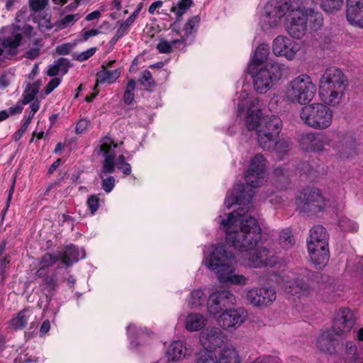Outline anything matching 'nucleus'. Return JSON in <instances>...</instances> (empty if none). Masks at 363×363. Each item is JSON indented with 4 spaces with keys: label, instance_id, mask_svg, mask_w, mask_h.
Masks as SVG:
<instances>
[{
    "label": "nucleus",
    "instance_id": "obj_1",
    "mask_svg": "<svg viewBox=\"0 0 363 363\" xmlns=\"http://www.w3.org/2000/svg\"><path fill=\"white\" fill-rule=\"evenodd\" d=\"M250 207H240L229 213L227 218L219 216V223L225 230L227 243L240 252H252L246 264L252 268L273 267L277 258L266 247H258L261 228L255 218L247 213Z\"/></svg>",
    "mask_w": 363,
    "mask_h": 363
},
{
    "label": "nucleus",
    "instance_id": "obj_2",
    "mask_svg": "<svg viewBox=\"0 0 363 363\" xmlns=\"http://www.w3.org/2000/svg\"><path fill=\"white\" fill-rule=\"evenodd\" d=\"M283 19L286 22L289 35L296 39L305 35L308 21L314 29L320 28L323 22L314 0H269L261 18L262 29L275 28Z\"/></svg>",
    "mask_w": 363,
    "mask_h": 363
},
{
    "label": "nucleus",
    "instance_id": "obj_3",
    "mask_svg": "<svg viewBox=\"0 0 363 363\" xmlns=\"http://www.w3.org/2000/svg\"><path fill=\"white\" fill-rule=\"evenodd\" d=\"M237 100L238 116L245 121L248 130H256L259 145L264 150H274L282 159L290 150V143L277 141L282 125L281 119L274 115L262 116V103L245 90L239 94Z\"/></svg>",
    "mask_w": 363,
    "mask_h": 363
},
{
    "label": "nucleus",
    "instance_id": "obj_4",
    "mask_svg": "<svg viewBox=\"0 0 363 363\" xmlns=\"http://www.w3.org/2000/svg\"><path fill=\"white\" fill-rule=\"evenodd\" d=\"M347 84L344 74L335 67L327 69L319 82V96L323 103L303 106L299 116L307 126L323 130L332 125L333 111L328 106H337L342 101Z\"/></svg>",
    "mask_w": 363,
    "mask_h": 363
},
{
    "label": "nucleus",
    "instance_id": "obj_5",
    "mask_svg": "<svg viewBox=\"0 0 363 363\" xmlns=\"http://www.w3.org/2000/svg\"><path fill=\"white\" fill-rule=\"evenodd\" d=\"M203 264L217 274L218 281L221 284L244 286L247 278L236 273V258L234 253L226 250L223 245H212L204 253Z\"/></svg>",
    "mask_w": 363,
    "mask_h": 363
},
{
    "label": "nucleus",
    "instance_id": "obj_6",
    "mask_svg": "<svg viewBox=\"0 0 363 363\" xmlns=\"http://www.w3.org/2000/svg\"><path fill=\"white\" fill-rule=\"evenodd\" d=\"M284 287L288 294L318 296L325 301H332L336 296H340L337 291L342 290L340 284L334 280H330L327 284H320L318 291H316L308 283H306L303 277H296L294 274L286 276Z\"/></svg>",
    "mask_w": 363,
    "mask_h": 363
},
{
    "label": "nucleus",
    "instance_id": "obj_7",
    "mask_svg": "<svg viewBox=\"0 0 363 363\" xmlns=\"http://www.w3.org/2000/svg\"><path fill=\"white\" fill-rule=\"evenodd\" d=\"M316 86L312 78L301 74L287 82L282 91L283 100L287 103L307 105L315 95Z\"/></svg>",
    "mask_w": 363,
    "mask_h": 363
},
{
    "label": "nucleus",
    "instance_id": "obj_8",
    "mask_svg": "<svg viewBox=\"0 0 363 363\" xmlns=\"http://www.w3.org/2000/svg\"><path fill=\"white\" fill-rule=\"evenodd\" d=\"M246 185L240 184L232 191H229L224 204L230 208L233 204L249 206L254 194L255 189L262 186L266 181V174L247 169L245 175Z\"/></svg>",
    "mask_w": 363,
    "mask_h": 363
},
{
    "label": "nucleus",
    "instance_id": "obj_9",
    "mask_svg": "<svg viewBox=\"0 0 363 363\" xmlns=\"http://www.w3.org/2000/svg\"><path fill=\"white\" fill-rule=\"evenodd\" d=\"M123 144L121 142L119 144L110 137H104L100 141V152L104 156L103 162L102 173H113L115 168L118 169L126 175L131 174L132 169L130 164L125 161V157L121 154L119 146Z\"/></svg>",
    "mask_w": 363,
    "mask_h": 363
},
{
    "label": "nucleus",
    "instance_id": "obj_10",
    "mask_svg": "<svg viewBox=\"0 0 363 363\" xmlns=\"http://www.w3.org/2000/svg\"><path fill=\"white\" fill-rule=\"evenodd\" d=\"M328 239L327 230L320 225H314L309 230L307 247L311 259L315 265L324 266L328 262Z\"/></svg>",
    "mask_w": 363,
    "mask_h": 363
},
{
    "label": "nucleus",
    "instance_id": "obj_11",
    "mask_svg": "<svg viewBox=\"0 0 363 363\" xmlns=\"http://www.w3.org/2000/svg\"><path fill=\"white\" fill-rule=\"evenodd\" d=\"M248 72L252 77L255 89L259 94L267 93L282 74L281 66L277 62L267 63L262 67L249 64Z\"/></svg>",
    "mask_w": 363,
    "mask_h": 363
},
{
    "label": "nucleus",
    "instance_id": "obj_12",
    "mask_svg": "<svg viewBox=\"0 0 363 363\" xmlns=\"http://www.w3.org/2000/svg\"><path fill=\"white\" fill-rule=\"evenodd\" d=\"M22 40V32L19 26L10 25L1 29L0 42V64L18 54V48Z\"/></svg>",
    "mask_w": 363,
    "mask_h": 363
},
{
    "label": "nucleus",
    "instance_id": "obj_13",
    "mask_svg": "<svg viewBox=\"0 0 363 363\" xmlns=\"http://www.w3.org/2000/svg\"><path fill=\"white\" fill-rule=\"evenodd\" d=\"M239 351L233 345H227L217 353L212 350H201L196 355V363H241Z\"/></svg>",
    "mask_w": 363,
    "mask_h": 363
},
{
    "label": "nucleus",
    "instance_id": "obj_14",
    "mask_svg": "<svg viewBox=\"0 0 363 363\" xmlns=\"http://www.w3.org/2000/svg\"><path fill=\"white\" fill-rule=\"evenodd\" d=\"M296 207L300 212L316 213L326 206V201L320 189L308 188L304 189L296 199Z\"/></svg>",
    "mask_w": 363,
    "mask_h": 363
},
{
    "label": "nucleus",
    "instance_id": "obj_15",
    "mask_svg": "<svg viewBox=\"0 0 363 363\" xmlns=\"http://www.w3.org/2000/svg\"><path fill=\"white\" fill-rule=\"evenodd\" d=\"M235 294L229 289L215 290L209 294L207 301V312L217 316L228 307L236 305Z\"/></svg>",
    "mask_w": 363,
    "mask_h": 363
},
{
    "label": "nucleus",
    "instance_id": "obj_16",
    "mask_svg": "<svg viewBox=\"0 0 363 363\" xmlns=\"http://www.w3.org/2000/svg\"><path fill=\"white\" fill-rule=\"evenodd\" d=\"M247 311L242 308H229L218 315L217 323L220 328L227 332H233L247 319Z\"/></svg>",
    "mask_w": 363,
    "mask_h": 363
},
{
    "label": "nucleus",
    "instance_id": "obj_17",
    "mask_svg": "<svg viewBox=\"0 0 363 363\" xmlns=\"http://www.w3.org/2000/svg\"><path fill=\"white\" fill-rule=\"evenodd\" d=\"M247 301L254 307H266L273 303L277 298L274 289L268 286L252 288L246 290Z\"/></svg>",
    "mask_w": 363,
    "mask_h": 363
},
{
    "label": "nucleus",
    "instance_id": "obj_18",
    "mask_svg": "<svg viewBox=\"0 0 363 363\" xmlns=\"http://www.w3.org/2000/svg\"><path fill=\"white\" fill-rule=\"evenodd\" d=\"M299 50V44L286 35H279L273 40L272 52L276 56L293 60Z\"/></svg>",
    "mask_w": 363,
    "mask_h": 363
},
{
    "label": "nucleus",
    "instance_id": "obj_19",
    "mask_svg": "<svg viewBox=\"0 0 363 363\" xmlns=\"http://www.w3.org/2000/svg\"><path fill=\"white\" fill-rule=\"evenodd\" d=\"M225 335L222 329L218 327H208L199 335V342L203 349L202 350L215 351L224 342Z\"/></svg>",
    "mask_w": 363,
    "mask_h": 363
},
{
    "label": "nucleus",
    "instance_id": "obj_20",
    "mask_svg": "<svg viewBox=\"0 0 363 363\" xmlns=\"http://www.w3.org/2000/svg\"><path fill=\"white\" fill-rule=\"evenodd\" d=\"M356 316L353 311L348 308H341L335 313L333 320V330L337 335H343L351 331L356 324Z\"/></svg>",
    "mask_w": 363,
    "mask_h": 363
},
{
    "label": "nucleus",
    "instance_id": "obj_21",
    "mask_svg": "<svg viewBox=\"0 0 363 363\" xmlns=\"http://www.w3.org/2000/svg\"><path fill=\"white\" fill-rule=\"evenodd\" d=\"M200 22L201 18L199 15H196L187 20L182 30H180L177 21L171 24L170 28L174 32L180 36L179 39L182 45H185L187 44L188 40L193 38L194 34L196 33L200 25Z\"/></svg>",
    "mask_w": 363,
    "mask_h": 363
},
{
    "label": "nucleus",
    "instance_id": "obj_22",
    "mask_svg": "<svg viewBox=\"0 0 363 363\" xmlns=\"http://www.w3.org/2000/svg\"><path fill=\"white\" fill-rule=\"evenodd\" d=\"M346 16L350 24L363 28V0H347Z\"/></svg>",
    "mask_w": 363,
    "mask_h": 363
},
{
    "label": "nucleus",
    "instance_id": "obj_23",
    "mask_svg": "<svg viewBox=\"0 0 363 363\" xmlns=\"http://www.w3.org/2000/svg\"><path fill=\"white\" fill-rule=\"evenodd\" d=\"M193 350L185 342L177 340L172 342L166 352L168 361L176 362L190 356Z\"/></svg>",
    "mask_w": 363,
    "mask_h": 363
},
{
    "label": "nucleus",
    "instance_id": "obj_24",
    "mask_svg": "<svg viewBox=\"0 0 363 363\" xmlns=\"http://www.w3.org/2000/svg\"><path fill=\"white\" fill-rule=\"evenodd\" d=\"M356 145L354 135L350 132H340L338 140L333 145V150L338 155L347 156Z\"/></svg>",
    "mask_w": 363,
    "mask_h": 363
},
{
    "label": "nucleus",
    "instance_id": "obj_25",
    "mask_svg": "<svg viewBox=\"0 0 363 363\" xmlns=\"http://www.w3.org/2000/svg\"><path fill=\"white\" fill-rule=\"evenodd\" d=\"M114 60L104 62L101 65V69L96 74V85L99 84H113L120 77L121 74V69L113 70L108 69L114 63Z\"/></svg>",
    "mask_w": 363,
    "mask_h": 363
},
{
    "label": "nucleus",
    "instance_id": "obj_26",
    "mask_svg": "<svg viewBox=\"0 0 363 363\" xmlns=\"http://www.w3.org/2000/svg\"><path fill=\"white\" fill-rule=\"evenodd\" d=\"M301 146L306 152H320L325 150L324 141L317 133H306L301 136Z\"/></svg>",
    "mask_w": 363,
    "mask_h": 363
},
{
    "label": "nucleus",
    "instance_id": "obj_27",
    "mask_svg": "<svg viewBox=\"0 0 363 363\" xmlns=\"http://www.w3.org/2000/svg\"><path fill=\"white\" fill-rule=\"evenodd\" d=\"M208 319L202 313L190 312L183 320L184 326L189 332H196L203 329L207 324Z\"/></svg>",
    "mask_w": 363,
    "mask_h": 363
},
{
    "label": "nucleus",
    "instance_id": "obj_28",
    "mask_svg": "<svg viewBox=\"0 0 363 363\" xmlns=\"http://www.w3.org/2000/svg\"><path fill=\"white\" fill-rule=\"evenodd\" d=\"M62 262L66 266H71L74 262L83 259L85 257V252L83 249H79L74 245L67 246L63 252L60 253Z\"/></svg>",
    "mask_w": 363,
    "mask_h": 363
},
{
    "label": "nucleus",
    "instance_id": "obj_29",
    "mask_svg": "<svg viewBox=\"0 0 363 363\" xmlns=\"http://www.w3.org/2000/svg\"><path fill=\"white\" fill-rule=\"evenodd\" d=\"M336 343V339L329 330L323 332L316 340L317 347L321 352L328 354H333L335 352Z\"/></svg>",
    "mask_w": 363,
    "mask_h": 363
},
{
    "label": "nucleus",
    "instance_id": "obj_30",
    "mask_svg": "<svg viewBox=\"0 0 363 363\" xmlns=\"http://www.w3.org/2000/svg\"><path fill=\"white\" fill-rule=\"evenodd\" d=\"M186 301L189 308H199L207 305V295L203 289H196L191 291Z\"/></svg>",
    "mask_w": 363,
    "mask_h": 363
},
{
    "label": "nucleus",
    "instance_id": "obj_31",
    "mask_svg": "<svg viewBox=\"0 0 363 363\" xmlns=\"http://www.w3.org/2000/svg\"><path fill=\"white\" fill-rule=\"evenodd\" d=\"M32 314V311L29 308L21 310L10 320V326L14 330L24 328L28 324Z\"/></svg>",
    "mask_w": 363,
    "mask_h": 363
},
{
    "label": "nucleus",
    "instance_id": "obj_32",
    "mask_svg": "<svg viewBox=\"0 0 363 363\" xmlns=\"http://www.w3.org/2000/svg\"><path fill=\"white\" fill-rule=\"evenodd\" d=\"M346 363H356L359 359L358 346L352 341H347L342 353Z\"/></svg>",
    "mask_w": 363,
    "mask_h": 363
},
{
    "label": "nucleus",
    "instance_id": "obj_33",
    "mask_svg": "<svg viewBox=\"0 0 363 363\" xmlns=\"http://www.w3.org/2000/svg\"><path fill=\"white\" fill-rule=\"evenodd\" d=\"M269 47L266 44H260L256 49L254 56L251 59L249 64H255V65L262 67L265 65L264 63L269 55Z\"/></svg>",
    "mask_w": 363,
    "mask_h": 363
},
{
    "label": "nucleus",
    "instance_id": "obj_34",
    "mask_svg": "<svg viewBox=\"0 0 363 363\" xmlns=\"http://www.w3.org/2000/svg\"><path fill=\"white\" fill-rule=\"evenodd\" d=\"M251 171H256L261 173H265L267 171V160L261 154H256L251 157L248 169Z\"/></svg>",
    "mask_w": 363,
    "mask_h": 363
},
{
    "label": "nucleus",
    "instance_id": "obj_35",
    "mask_svg": "<svg viewBox=\"0 0 363 363\" xmlns=\"http://www.w3.org/2000/svg\"><path fill=\"white\" fill-rule=\"evenodd\" d=\"M192 4V0H179L176 4L172 6L170 11L175 13L177 23L182 20V16L186 13L187 10Z\"/></svg>",
    "mask_w": 363,
    "mask_h": 363
},
{
    "label": "nucleus",
    "instance_id": "obj_36",
    "mask_svg": "<svg viewBox=\"0 0 363 363\" xmlns=\"http://www.w3.org/2000/svg\"><path fill=\"white\" fill-rule=\"evenodd\" d=\"M59 259H60V253L57 255L45 254L42 257L40 268L37 271V275L38 277L44 276L46 274L45 269L53 265Z\"/></svg>",
    "mask_w": 363,
    "mask_h": 363
},
{
    "label": "nucleus",
    "instance_id": "obj_37",
    "mask_svg": "<svg viewBox=\"0 0 363 363\" xmlns=\"http://www.w3.org/2000/svg\"><path fill=\"white\" fill-rule=\"evenodd\" d=\"M68 62L64 58H60L55 61L48 69L47 74L50 77L56 76L59 74H65L67 72Z\"/></svg>",
    "mask_w": 363,
    "mask_h": 363
},
{
    "label": "nucleus",
    "instance_id": "obj_38",
    "mask_svg": "<svg viewBox=\"0 0 363 363\" xmlns=\"http://www.w3.org/2000/svg\"><path fill=\"white\" fill-rule=\"evenodd\" d=\"M81 16L79 13L68 14L56 22V26L58 30L65 29L74 24Z\"/></svg>",
    "mask_w": 363,
    "mask_h": 363
},
{
    "label": "nucleus",
    "instance_id": "obj_39",
    "mask_svg": "<svg viewBox=\"0 0 363 363\" xmlns=\"http://www.w3.org/2000/svg\"><path fill=\"white\" fill-rule=\"evenodd\" d=\"M338 225L342 231L354 233L358 230V224L350 218L342 216L339 218Z\"/></svg>",
    "mask_w": 363,
    "mask_h": 363
},
{
    "label": "nucleus",
    "instance_id": "obj_40",
    "mask_svg": "<svg viewBox=\"0 0 363 363\" xmlns=\"http://www.w3.org/2000/svg\"><path fill=\"white\" fill-rule=\"evenodd\" d=\"M136 86V82L133 79H130L125 87L123 94V101L125 104H131L135 99V90Z\"/></svg>",
    "mask_w": 363,
    "mask_h": 363
},
{
    "label": "nucleus",
    "instance_id": "obj_41",
    "mask_svg": "<svg viewBox=\"0 0 363 363\" xmlns=\"http://www.w3.org/2000/svg\"><path fill=\"white\" fill-rule=\"evenodd\" d=\"M180 39H177L169 42L166 40H161L157 45V48L160 53H170L172 51L173 48H177L178 45H180Z\"/></svg>",
    "mask_w": 363,
    "mask_h": 363
},
{
    "label": "nucleus",
    "instance_id": "obj_42",
    "mask_svg": "<svg viewBox=\"0 0 363 363\" xmlns=\"http://www.w3.org/2000/svg\"><path fill=\"white\" fill-rule=\"evenodd\" d=\"M127 334L130 340V347L132 349H136V344H135V339H143V334L141 329H137L135 325L130 324L127 326Z\"/></svg>",
    "mask_w": 363,
    "mask_h": 363
},
{
    "label": "nucleus",
    "instance_id": "obj_43",
    "mask_svg": "<svg viewBox=\"0 0 363 363\" xmlns=\"http://www.w3.org/2000/svg\"><path fill=\"white\" fill-rule=\"evenodd\" d=\"M342 4V0H322L321 7L327 13H333L338 11Z\"/></svg>",
    "mask_w": 363,
    "mask_h": 363
},
{
    "label": "nucleus",
    "instance_id": "obj_44",
    "mask_svg": "<svg viewBox=\"0 0 363 363\" xmlns=\"http://www.w3.org/2000/svg\"><path fill=\"white\" fill-rule=\"evenodd\" d=\"M279 245L285 250L290 249L294 245V241L289 231H282L279 238Z\"/></svg>",
    "mask_w": 363,
    "mask_h": 363
},
{
    "label": "nucleus",
    "instance_id": "obj_45",
    "mask_svg": "<svg viewBox=\"0 0 363 363\" xmlns=\"http://www.w3.org/2000/svg\"><path fill=\"white\" fill-rule=\"evenodd\" d=\"M134 21L135 20L130 16L124 21H118V24L119 25V27L116 31L114 38L118 40L125 35L129 27L134 23Z\"/></svg>",
    "mask_w": 363,
    "mask_h": 363
},
{
    "label": "nucleus",
    "instance_id": "obj_46",
    "mask_svg": "<svg viewBox=\"0 0 363 363\" xmlns=\"http://www.w3.org/2000/svg\"><path fill=\"white\" fill-rule=\"evenodd\" d=\"M106 174L107 173H102V169H101L99 176L102 180V182H101L102 189L106 193H110L113 190V189L115 186V179L112 176L104 178V174Z\"/></svg>",
    "mask_w": 363,
    "mask_h": 363
},
{
    "label": "nucleus",
    "instance_id": "obj_47",
    "mask_svg": "<svg viewBox=\"0 0 363 363\" xmlns=\"http://www.w3.org/2000/svg\"><path fill=\"white\" fill-rule=\"evenodd\" d=\"M82 0H53L56 4H67L65 7L66 12H70L74 11L79 5Z\"/></svg>",
    "mask_w": 363,
    "mask_h": 363
},
{
    "label": "nucleus",
    "instance_id": "obj_48",
    "mask_svg": "<svg viewBox=\"0 0 363 363\" xmlns=\"http://www.w3.org/2000/svg\"><path fill=\"white\" fill-rule=\"evenodd\" d=\"M252 363H281V361L277 356L262 355L257 357Z\"/></svg>",
    "mask_w": 363,
    "mask_h": 363
},
{
    "label": "nucleus",
    "instance_id": "obj_49",
    "mask_svg": "<svg viewBox=\"0 0 363 363\" xmlns=\"http://www.w3.org/2000/svg\"><path fill=\"white\" fill-rule=\"evenodd\" d=\"M99 33V30L95 28L84 31L79 35L78 41L80 43L86 42L89 38L96 36Z\"/></svg>",
    "mask_w": 363,
    "mask_h": 363
},
{
    "label": "nucleus",
    "instance_id": "obj_50",
    "mask_svg": "<svg viewBox=\"0 0 363 363\" xmlns=\"http://www.w3.org/2000/svg\"><path fill=\"white\" fill-rule=\"evenodd\" d=\"M49 0H29L30 9L34 11H40L45 9Z\"/></svg>",
    "mask_w": 363,
    "mask_h": 363
},
{
    "label": "nucleus",
    "instance_id": "obj_51",
    "mask_svg": "<svg viewBox=\"0 0 363 363\" xmlns=\"http://www.w3.org/2000/svg\"><path fill=\"white\" fill-rule=\"evenodd\" d=\"M142 85L150 87L154 85L152 74L148 70H144L141 74L140 79Z\"/></svg>",
    "mask_w": 363,
    "mask_h": 363
},
{
    "label": "nucleus",
    "instance_id": "obj_52",
    "mask_svg": "<svg viewBox=\"0 0 363 363\" xmlns=\"http://www.w3.org/2000/svg\"><path fill=\"white\" fill-rule=\"evenodd\" d=\"M87 205L91 214H94L99 206V199L97 196L94 195L89 196L87 200Z\"/></svg>",
    "mask_w": 363,
    "mask_h": 363
},
{
    "label": "nucleus",
    "instance_id": "obj_53",
    "mask_svg": "<svg viewBox=\"0 0 363 363\" xmlns=\"http://www.w3.org/2000/svg\"><path fill=\"white\" fill-rule=\"evenodd\" d=\"M89 121L87 119H80L76 125L75 132L78 134L84 133L88 128Z\"/></svg>",
    "mask_w": 363,
    "mask_h": 363
},
{
    "label": "nucleus",
    "instance_id": "obj_54",
    "mask_svg": "<svg viewBox=\"0 0 363 363\" xmlns=\"http://www.w3.org/2000/svg\"><path fill=\"white\" fill-rule=\"evenodd\" d=\"M95 52H96V48H89L87 50L84 51V52L79 53L77 55V59L79 61H81V62L86 60L89 57H91Z\"/></svg>",
    "mask_w": 363,
    "mask_h": 363
},
{
    "label": "nucleus",
    "instance_id": "obj_55",
    "mask_svg": "<svg viewBox=\"0 0 363 363\" xmlns=\"http://www.w3.org/2000/svg\"><path fill=\"white\" fill-rule=\"evenodd\" d=\"M60 84V79L59 78H53L50 81L48 85L45 86V93L49 94Z\"/></svg>",
    "mask_w": 363,
    "mask_h": 363
},
{
    "label": "nucleus",
    "instance_id": "obj_56",
    "mask_svg": "<svg viewBox=\"0 0 363 363\" xmlns=\"http://www.w3.org/2000/svg\"><path fill=\"white\" fill-rule=\"evenodd\" d=\"M35 94L36 92L35 89L26 91L23 94V100L22 104H27L35 101L34 99Z\"/></svg>",
    "mask_w": 363,
    "mask_h": 363
},
{
    "label": "nucleus",
    "instance_id": "obj_57",
    "mask_svg": "<svg viewBox=\"0 0 363 363\" xmlns=\"http://www.w3.org/2000/svg\"><path fill=\"white\" fill-rule=\"evenodd\" d=\"M28 127V123H24L20 129H18L13 135V138L15 141L19 140L26 130H27Z\"/></svg>",
    "mask_w": 363,
    "mask_h": 363
},
{
    "label": "nucleus",
    "instance_id": "obj_58",
    "mask_svg": "<svg viewBox=\"0 0 363 363\" xmlns=\"http://www.w3.org/2000/svg\"><path fill=\"white\" fill-rule=\"evenodd\" d=\"M6 111L9 113V116H13L18 113H21L23 111L22 103L18 102L15 106L10 107Z\"/></svg>",
    "mask_w": 363,
    "mask_h": 363
},
{
    "label": "nucleus",
    "instance_id": "obj_59",
    "mask_svg": "<svg viewBox=\"0 0 363 363\" xmlns=\"http://www.w3.org/2000/svg\"><path fill=\"white\" fill-rule=\"evenodd\" d=\"M33 361L31 357H28V354H21L17 358L15 359V363H29Z\"/></svg>",
    "mask_w": 363,
    "mask_h": 363
},
{
    "label": "nucleus",
    "instance_id": "obj_60",
    "mask_svg": "<svg viewBox=\"0 0 363 363\" xmlns=\"http://www.w3.org/2000/svg\"><path fill=\"white\" fill-rule=\"evenodd\" d=\"M71 46L69 44H64L56 48V52L60 55H67L69 52Z\"/></svg>",
    "mask_w": 363,
    "mask_h": 363
},
{
    "label": "nucleus",
    "instance_id": "obj_61",
    "mask_svg": "<svg viewBox=\"0 0 363 363\" xmlns=\"http://www.w3.org/2000/svg\"><path fill=\"white\" fill-rule=\"evenodd\" d=\"M162 5H163V1L161 0L154 1L149 6V9H148L149 13L150 14H154L156 9L161 8L162 6Z\"/></svg>",
    "mask_w": 363,
    "mask_h": 363
},
{
    "label": "nucleus",
    "instance_id": "obj_62",
    "mask_svg": "<svg viewBox=\"0 0 363 363\" xmlns=\"http://www.w3.org/2000/svg\"><path fill=\"white\" fill-rule=\"evenodd\" d=\"M101 16V12L100 11L96 10L86 15L85 17V20L87 21H91L94 20L99 19Z\"/></svg>",
    "mask_w": 363,
    "mask_h": 363
},
{
    "label": "nucleus",
    "instance_id": "obj_63",
    "mask_svg": "<svg viewBox=\"0 0 363 363\" xmlns=\"http://www.w3.org/2000/svg\"><path fill=\"white\" fill-rule=\"evenodd\" d=\"M50 329V323L49 320H46L43 322L40 328V333L41 336L45 335L47 334Z\"/></svg>",
    "mask_w": 363,
    "mask_h": 363
},
{
    "label": "nucleus",
    "instance_id": "obj_64",
    "mask_svg": "<svg viewBox=\"0 0 363 363\" xmlns=\"http://www.w3.org/2000/svg\"><path fill=\"white\" fill-rule=\"evenodd\" d=\"M40 53V50L38 48H32L27 51L26 52V57L28 59H35L38 56Z\"/></svg>",
    "mask_w": 363,
    "mask_h": 363
}]
</instances>
